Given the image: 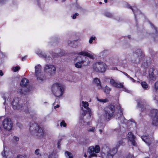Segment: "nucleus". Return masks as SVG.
<instances>
[{
  "label": "nucleus",
  "mask_w": 158,
  "mask_h": 158,
  "mask_svg": "<svg viewBox=\"0 0 158 158\" xmlns=\"http://www.w3.org/2000/svg\"><path fill=\"white\" fill-rule=\"evenodd\" d=\"M35 52L40 57H42L43 56L42 52L39 49H36Z\"/></svg>",
  "instance_id": "obj_30"
},
{
  "label": "nucleus",
  "mask_w": 158,
  "mask_h": 158,
  "mask_svg": "<svg viewBox=\"0 0 158 158\" xmlns=\"http://www.w3.org/2000/svg\"><path fill=\"white\" fill-rule=\"evenodd\" d=\"M97 65L99 66L98 68L94 66V68L95 69V71L100 73H104L105 72L107 68V66L106 64L101 60L98 61Z\"/></svg>",
  "instance_id": "obj_9"
},
{
  "label": "nucleus",
  "mask_w": 158,
  "mask_h": 158,
  "mask_svg": "<svg viewBox=\"0 0 158 158\" xmlns=\"http://www.w3.org/2000/svg\"><path fill=\"white\" fill-rule=\"evenodd\" d=\"M98 61L96 62H94L93 65H92V68L94 70V71H95V69L94 68V66H96V67L97 68H98L99 67V66L98 65H98Z\"/></svg>",
  "instance_id": "obj_32"
},
{
  "label": "nucleus",
  "mask_w": 158,
  "mask_h": 158,
  "mask_svg": "<svg viewBox=\"0 0 158 158\" xmlns=\"http://www.w3.org/2000/svg\"><path fill=\"white\" fill-rule=\"evenodd\" d=\"M152 88L154 93L156 94L158 93V81L155 82Z\"/></svg>",
  "instance_id": "obj_22"
},
{
  "label": "nucleus",
  "mask_w": 158,
  "mask_h": 158,
  "mask_svg": "<svg viewBox=\"0 0 158 158\" xmlns=\"http://www.w3.org/2000/svg\"><path fill=\"white\" fill-rule=\"evenodd\" d=\"M13 139L14 141H18L19 139V138L17 136H14L13 138Z\"/></svg>",
  "instance_id": "obj_47"
},
{
  "label": "nucleus",
  "mask_w": 158,
  "mask_h": 158,
  "mask_svg": "<svg viewBox=\"0 0 158 158\" xmlns=\"http://www.w3.org/2000/svg\"><path fill=\"white\" fill-rule=\"evenodd\" d=\"M150 24L151 26L152 27H153L154 28V29L155 30V33H157V31L156 28L155 27H154V26L153 25H152V23H150Z\"/></svg>",
  "instance_id": "obj_48"
},
{
  "label": "nucleus",
  "mask_w": 158,
  "mask_h": 158,
  "mask_svg": "<svg viewBox=\"0 0 158 158\" xmlns=\"http://www.w3.org/2000/svg\"><path fill=\"white\" fill-rule=\"evenodd\" d=\"M128 78H129L133 82H135V80L134 79H133V78H132V77H131L130 76V77H129Z\"/></svg>",
  "instance_id": "obj_52"
},
{
  "label": "nucleus",
  "mask_w": 158,
  "mask_h": 158,
  "mask_svg": "<svg viewBox=\"0 0 158 158\" xmlns=\"http://www.w3.org/2000/svg\"><path fill=\"white\" fill-rule=\"evenodd\" d=\"M96 39L95 36H91L90 37L89 40V43L90 44H92L93 41L95 40Z\"/></svg>",
  "instance_id": "obj_35"
},
{
  "label": "nucleus",
  "mask_w": 158,
  "mask_h": 158,
  "mask_svg": "<svg viewBox=\"0 0 158 158\" xmlns=\"http://www.w3.org/2000/svg\"><path fill=\"white\" fill-rule=\"evenodd\" d=\"M11 103L14 109L20 110L22 108V105L20 103L18 98H14Z\"/></svg>",
  "instance_id": "obj_13"
},
{
  "label": "nucleus",
  "mask_w": 158,
  "mask_h": 158,
  "mask_svg": "<svg viewBox=\"0 0 158 158\" xmlns=\"http://www.w3.org/2000/svg\"><path fill=\"white\" fill-rule=\"evenodd\" d=\"M87 123L88 125H90L91 124L89 122Z\"/></svg>",
  "instance_id": "obj_60"
},
{
  "label": "nucleus",
  "mask_w": 158,
  "mask_h": 158,
  "mask_svg": "<svg viewBox=\"0 0 158 158\" xmlns=\"http://www.w3.org/2000/svg\"><path fill=\"white\" fill-rule=\"evenodd\" d=\"M29 81L25 78L22 79L20 83V85L22 87H26L28 84Z\"/></svg>",
  "instance_id": "obj_19"
},
{
  "label": "nucleus",
  "mask_w": 158,
  "mask_h": 158,
  "mask_svg": "<svg viewBox=\"0 0 158 158\" xmlns=\"http://www.w3.org/2000/svg\"><path fill=\"white\" fill-rule=\"evenodd\" d=\"M104 15L106 17L109 18H113V15L111 13L109 12H106L105 13Z\"/></svg>",
  "instance_id": "obj_31"
},
{
  "label": "nucleus",
  "mask_w": 158,
  "mask_h": 158,
  "mask_svg": "<svg viewBox=\"0 0 158 158\" xmlns=\"http://www.w3.org/2000/svg\"><path fill=\"white\" fill-rule=\"evenodd\" d=\"M20 69V67H19L17 66L13 67L12 68V70L14 72H16Z\"/></svg>",
  "instance_id": "obj_39"
},
{
  "label": "nucleus",
  "mask_w": 158,
  "mask_h": 158,
  "mask_svg": "<svg viewBox=\"0 0 158 158\" xmlns=\"http://www.w3.org/2000/svg\"><path fill=\"white\" fill-rule=\"evenodd\" d=\"M144 102H143V101H140L138 102V106L142 108V106L144 105Z\"/></svg>",
  "instance_id": "obj_36"
},
{
  "label": "nucleus",
  "mask_w": 158,
  "mask_h": 158,
  "mask_svg": "<svg viewBox=\"0 0 158 158\" xmlns=\"http://www.w3.org/2000/svg\"><path fill=\"white\" fill-rule=\"evenodd\" d=\"M123 142L122 141H118L115 148H113L111 150H110L108 152L106 156V158H112L113 156L117 152L118 148L123 144Z\"/></svg>",
  "instance_id": "obj_8"
},
{
  "label": "nucleus",
  "mask_w": 158,
  "mask_h": 158,
  "mask_svg": "<svg viewBox=\"0 0 158 158\" xmlns=\"http://www.w3.org/2000/svg\"><path fill=\"white\" fill-rule=\"evenodd\" d=\"M135 56H138L139 59L141 58L143 56V53L140 50H137L134 54Z\"/></svg>",
  "instance_id": "obj_25"
},
{
  "label": "nucleus",
  "mask_w": 158,
  "mask_h": 158,
  "mask_svg": "<svg viewBox=\"0 0 158 158\" xmlns=\"http://www.w3.org/2000/svg\"><path fill=\"white\" fill-rule=\"evenodd\" d=\"M155 112V117H151L152 119V125L157 126L158 125V110H152V113Z\"/></svg>",
  "instance_id": "obj_16"
},
{
  "label": "nucleus",
  "mask_w": 158,
  "mask_h": 158,
  "mask_svg": "<svg viewBox=\"0 0 158 158\" xmlns=\"http://www.w3.org/2000/svg\"><path fill=\"white\" fill-rule=\"evenodd\" d=\"M140 84L144 89L147 90L148 88V85L145 81H141Z\"/></svg>",
  "instance_id": "obj_26"
},
{
  "label": "nucleus",
  "mask_w": 158,
  "mask_h": 158,
  "mask_svg": "<svg viewBox=\"0 0 158 158\" xmlns=\"http://www.w3.org/2000/svg\"><path fill=\"white\" fill-rule=\"evenodd\" d=\"M18 92L20 94H25V93L23 92L22 90V88H20L18 89Z\"/></svg>",
  "instance_id": "obj_44"
},
{
  "label": "nucleus",
  "mask_w": 158,
  "mask_h": 158,
  "mask_svg": "<svg viewBox=\"0 0 158 158\" xmlns=\"http://www.w3.org/2000/svg\"><path fill=\"white\" fill-rule=\"evenodd\" d=\"M77 54L87 56L93 60L95 58V57L93 54L90 53L85 51H82L78 52H77Z\"/></svg>",
  "instance_id": "obj_17"
},
{
  "label": "nucleus",
  "mask_w": 158,
  "mask_h": 158,
  "mask_svg": "<svg viewBox=\"0 0 158 158\" xmlns=\"http://www.w3.org/2000/svg\"><path fill=\"white\" fill-rule=\"evenodd\" d=\"M3 75V73L2 70H0V76H2Z\"/></svg>",
  "instance_id": "obj_53"
},
{
  "label": "nucleus",
  "mask_w": 158,
  "mask_h": 158,
  "mask_svg": "<svg viewBox=\"0 0 158 158\" xmlns=\"http://www.w3.org/2000/svg\"><path fill=\"white\" fill-rule=\"evenodd\" d=\"M142 140L144 141L148 146H149L151 144V142L150 141L148 137L145 136H141Z\"/></svg>",
  "instance_id": "obj_24"
},
{
  "label": "nucleus",
  "mask_w": 158,
  "mask_h": 158,
  "mask_svg": "<svg viewBox=\"0 0 158 158\" xmlns=\"http://www.w3.org/2000/svg\"><path fill=\"white\" fill-rule=\"evenodd\" d=\"M44 71L49 76L54 75L56 72V67L52 64H47L44 68Z\"/></svg>",
  "instance_id": "obj_7"
},
{
  "label": "nucleus",
  "mask_w": 158,
  "mask_h": 158,
  "mask_svg": "<svg viewBox=\"0 0 158 158\" xmlns=\"http://www.w3.org/2000/svg\"><path fill=\"white\" fill-rule=\"evenodd\" d=\"M103 154H105L104 153H102V157H104V156H103Z\"/></svg>",
  "instance_id": "obj_64"
},
{
  "label": "nucleus",
  "mask_w": 158,
  "mask_h": 158,
  "mask_svg": "<svg viewBox=\"0 0 158 158\" xmlns=\"http://www.w3.org/2000/svg\"><path fill=\"white\" fill-rule=\"evenodd\" d=\"M51 91L55 96L59 97L62 96L64 93V85L60 82L55 83L52 86Z\"/></svg>",
  "instance_id": "obj_1"
},
{
  "label": "nucleus",
  "mask_w": 158,
  "mask_h": 158,
  "mask_svg": "<svg viewBox=\"0 0 158 158\" xmlns=\"http://www.w3.org/2000/svg\"><path fill=\"white\" fill-rule=\"evenodd\" d=\"M11 154L10 152H7L5 151V148H4V150L2 152L1 154L3 157H5V158H8L9 157V156Z\"/></svg>",
  "instance_id": "obj_23"
},
{
  "label": "nucleus",
  "mask_w": 158,
  "mask_h": 158,
  "mask_svg": "<svg viewBox=\"0 0 158 158\" xmlns=\"http://www.w3.org/2000/svg\"><path fill=\"white\" fill-rule=\"evenodd\" d=\"M6 0H0V4H2L3 3V2Z\"/></svg>",
  "instance_id": "obj_55"
},
{
  "label": "nucleus",
  "mask_w": 158,
  "mask_h": 158,
  "mask_svg": "<svg viewBox=\"0 0 158 158\" xmlns=\"http://www.w3.org/2000/svg\"><path fill=\"white\" fill-rule=\"evenodd\" d=\"M110 88L107 86H106L105 87V89H104V91L105 92H106L107 94H108L109 91L110 90Z\"/></svg>",
  "instance_id": "obj_40"
},
{
  "label": "nucleus",
  "mask_w": 158,
  "mask_h": 158,
  "mask_svg": "<svg viewBox=\"0 0 158 158\" xmlns=\"http://www.w3.org/2000/svg\"><path fill=\"white\" fill-rule=\"evenodd\" d=\"M100 151V148L99 146L96 145L90 146L88 148V152L89 154L88 158H91L93 157L97 156V153H98Z\"/></svg>",
  "instance_id": "obj_4"
},
{
  "label": "nucleus",
  "mask_w": 158,
  "mask_h": 158,
  "mask_svg": "<svg viewBox=\"0 0 158 158\" xmlns=\"http://www.w3.org/2000/svg\"><path fill=\"white\" fill-rule=\"evenodd\" d=\"M156 73H157V71L155 70L153 68H150L148 71V78L152 80L155 81L156 77Z\"/></svg>",
  "instance_id": "obj_11"
},
{
  "label": "nucleus",
  "mask_w": 158,
  "mask_h": 158,
  "mask_svg": "<svg viewBox=\"0 0 158 158\" xmlns=\"http://www.w3.org/2000/svg\"><path fill=\"white\" fill-rule=\"evenodd\" d=\"M37 80L39 82H42L46 80V77L42 73L35 75Z\"/></svg>",
  "instance_id": "obj_18"
},
{
  "label": "nucleus",
  "mask_w": 158,
  "mask_h": 158,
  "mask_svg": "<svg viewBox=\"0 0 158 158\" xmlns=\"http://www.w3.org/2000/svg\"><path fill=\"white\" fill-rule=\"evenodd\" d=\"M123 74H124L125 76H127L128 78L130 77V76L127 73L125 72H121Z\"/></svg>",
  "instance_id": "obj_51"
},
{
  "label": "nucleus",
  "mask_w": 158,
  "mask_h": 158,
  "mask_svg": "<svg viewBox=\"0 0 158 158\" xmlns=\"http://www.w3.org/2000/svg\"><path fill=\"white\" fill-rule=\"evenodd\" d=\"M110 69L113 70H118L117 68L116 67H112V68H110Z\"/></svg>",
  "instance_id": "obj_50"
},
{
  "label": "nucleus",
  "mask_w": 158,
  "mask_h": 158,
  "mask_svg": "<svg viewBox=\"0 0 158 158\" xmlns=\"http://www.w3.org/2000/svg\"><path fill=\"white\" fill-rule=\"evenodd\" d=\"M127 138L131 142L132 145L135 146H136L137 143L135 140V137L134 135L131 132H130L128 133V134L127 135Z\"/></svg>",
  "instance_id": "obj_15"
},
{
  "label": "nucleus",
  "mask_w": 158,
  "mask_h": 158,
  "mask_svg": "<svg viewBox=\"0 0 158 158\" xmlns=\"http://www.w3.org/2000/svg\"><path fill=\"white\" fill-rule=\"evenodd\" d=\"M59 107V105L58 104H57L56 105L54 106V108L55 109L57 108H58Z\"/></svg>",
  "instance_id": "obj_57"
},
{
  "label": "nucleus",
  "mask_w": 158,
  "mask_h": 158,
  "mask_svg": "<svg viewBox=\"0 0 158 158\" xmlns=\"http://www.w3.org/2000/svg\"><path fill=\"white\" fill-rule=\"evenodd\" d=\"M60 126L64 127H66L67 126V124L64 120H62L60 123Z\"/></svg>",
  "instance_id": "obj_38"
},
{
  "label": "nucleus",
  "mask_w": 158,
  "mask_h": 158,
  "mask_svg": "<svg viewBox=\"0 0 158 158\" xmlns=\"http://www.w3.org/2000/svg\"><path fill=\"white\" fill-rule=\"evenodd\" d=\"M110 84L114 87L118 88H122V90L127 93H129V90L125 88L122 83L116 82L113 79H111L110 81Z\"/></svg>",
  "instance_id": "obj_10"
},
{
  "label": "nucleus",
  "mask_w": 158,
  "mask_h": 158,
  "mask_svg": "<svg viewBox=\"0 0 158 158\" xmlns=\"http://www.w3.org/2000/svg\"><path fill=\"white\" fill-rule=\"evenodd\" d=\"M93 82L98 89H101L102 88V86L99 79L97 78H95L94 79Z\"/></svg>",
  "instance_id": "obj_21"
},
{
  "label": "nucleus",
  "mask_w": 158,
  "mask_h": 158,
  "mask_svg": "<svg viewBox=\"0 0 158 158\" xmlns=\"http://www.w3.org/2000/svg\"><path fill=\"white\" fill-rule=\"evenodd\" d=\"M0 53L2 56H5V53L2 51H0Z\"/></svg>",
  "instance_id": "obj_54"
},
{
  "label": "nucleus",
  "mask_w": 158,
  "mask_h": 158,
  "mask_svg": "<svg viewBox=\"0 0 158 158\" xmlns=\"http://www.w3.org/2000/svg\"><path fill=\"white\" fill-rule=\"evenodd\" d=\"M25 110L26 113H29L30 114H31V113H32L31 109L28 108H27V109Z\"/></svg>",
  "instance_id": "obj_45"
},
{
  "label": "nucleus",
  "mask_w": 158,
  "mask_h": 158,
  "mask_svg": "<svg viewBox=\"0 0 158 158\" xmlns=\"http://www.w3.org/2000/svg\"><path fill=\"white\" fill-rule=\"evenodd\" d=\"M3 99L5 100V102H4V104L5 105V103L6 102V98L5 97H3Z\"/></svg>",
  "instance_id": "obj_56"
},
{
  "label": "nucleus",
  "mask_w": 158,
  "mask_h": 158,
  "mask_svg": "<svg viewBox=\"0 0 158 158\" xmlns=\"http://www.w3.org/2000/svg\"><path fill=\"white\" fill-rule=\"evenodd\" d=\"M127 7L128 8H130L131 9L134 14L135 17L136 18V12L135 11V9L134 8H132L131 7V6H130L129 5H128L127 6Z\"/></svg>",
  "instance_id": "obj_41"
},
{
  "label": "nucleus",
  "mask_w": 158,
  "mask_h": 158,
  "mask_svg": "<svg viewBox=\"0 0 158 158\" xmlns=\"http://www.w3.org/2000/svg\"><path fill=\"white\" fill-rule=\"evenodd\" d=\"M116 108L119 109L120 111V113L119 114L120 117H118V123H119V122L121 123H126L127 120L124 118V117L123 115V110L122 109H121L120 107V105L119 104L117 105Z\"/></svg>",
  "instance_id": "obj_14"
},
{
  "label": "nucleus",
  "mask_w": 158,
  "mask_h": 158,
  "mask_svg": "<svg viewBox=\"0 0 158 158\" xmlns=\"http://www.w3.org/2000/svg\"><path fill=\"white\" fill-rule=\"evenodd\" d=\"M35 75L39 74L42 72V67L40 64H38L35 66Z\"/></svg>",
  "instance_id": "obj_20"
},
{
  "label": "nucleus",
  "mask_w": 158,
  "mask_h": 158,
  "mask_svg": "<svg viewBox=\"0 0 158 158\" xmlns=\"http://www.w3.org/2000/svg\"><path fill=\"white\" fill-rule=\"evenodd\" d=\"M17 158H25V157L21 155H19L18 156Z\"/></svg>",
  "instance_id": "obj_49"
},
{
  "label": "nucleus",
  "mask_w": 158,
  "mask_h": 158,
  "mask_svg": "<svg viewBox=\"0 0 158 158\" xmlns=\"http://www.w3.org/2000/svg\"><path fill=\"white\" fill-rule=\"evenodd\" d=\"M59 143H58V148H60V147H59Z\"/></svg>",
  "instance_id": "obj_63"
},
{
  "label": "nucleus",
  "mask_w": 158,
  "mask_h": 158,
  "mask_svg": "<svg viewBox=\"0 0 158 158\" xmlns=\"http://www.w3.org/2000/svg\"><path fill=\"white\" fill-rule=\"evenodd\" d=\"M90 61L88 59L85 57L84 60L78 62L75 64V66L78 68H81L83 66H86L89 64Z\"/></svg>",
  "instance_id": "obj_12"
},
{
  "label": "nucleus",
  "mask_w": 158,
  "mask_h": 158,
  "mask_svg": "<svg viewBox=\"0 0 158 158\" xmlns=\"http://www.w3.org/2000/svg\"><path fill=\"white\" fill-rule=\"evenodd\" d=\"M30 130L32 134L38 138L42 137L44 134L43 129L35 123L32 124L30 126Z\"/></svg>",
  "instance_id": "obj_2"
},
{
  "label": "nucleus",
  "mask_w": 158,
  "mask_h": 158,
  "mask_svg": "<svg viewBox=\"0 0 158 158\" xmlns=\"http://www.w3.org/2000/svg\"><path fill=\"white\" fill-rule=\"evenodd\" d=\"M95 130V127H90L87 130L88 131L93 132H94Z\"/></svg>",
  "instance_id": "obj_33"
},
{
  "label": "nucleus",
  "mask_w": 158,
  "mask_h": 158,
  "mask_svg": "<svg viewBox=\"0 0 158 158\" xmlns=\"http://www.w3.org/2000/svg\"><path fill=\"white\" fill-rule=\"evenodd\" d=\"M79 15L78 13H75L74 14H73L72 16V18L73 19H75L76 18V17L78 16Z\"/></svg>",
  "instance_id": "obj_46"
},
{
  "label": "nucleus",
  "mask_w": 158,
  "mask_h": 158,
  "mask_svg": "<svg viewBox=\"0 0 158 158\" xmlns=\"http://www.w3.org/2000/svg\"><path fill=\"white\" fill-rule=\"evenodd\" d=\"M13 126V123L11 120L8 118H4L3 117H0V130L3 128L7 131L11 130Z\"/></svg>",
  "instance_id": "obj_3"
},
{
  "label": "nucleus",
  "mask_w": 158,
  "mask_h": 158,
  "mask_svg": "<svg viewBox=\"0 0 158 158\" xmlns=\"http://www.w3.org/2000/svg\"><path fill=\"white\" fill-rule=\"evenodd\" d=\"M65 155L67 158H73V156L70 152L68 151H66L65 152Z\"/></svg>",
  "instance_id": "obj_28"
},
{
  "label": "nucleus",
  "mask_w": 158,
  "mask_h": 158,
  "mask_svg": "<svg viewBox=\"0 0 158 158\" xmlns=\"http://www.w3.org/2000/svg\"><path fill=\"white\" fill-rule=\"evenodd\" d=\"M81 106H82L83 107H81V108L82 110L83 111V114H81V115L84 116L88 113L89 115V117L90 118L91 116V111L90 109L88 107L89 103L88 102H84L82 101L81 102Z\"/></svg>",
  "instance_id": "obj_6"
},
{
  "label": "nucleus",
  "mask_w": 158,
  "mask_h": 158,
  "mask_svg": "<svg viewBox=\"0 0 158 158\" xmlns=\"http://www.w3.org/2000/svg\"><path fill=\"white\" fill-rule=\"evenodd\" d=\"M84 156L86 158L87 157V156L86 154V153H85L84 154Z\"/></svg>",
  "instance_id": "obj_58"
},
{
  "label": "nucleus",
  "mask_w": 158,
  "mask_h": 158,
  "mask_svg": "<svg viewBox=\"0 0 158 158\" xmlns=\"http://www.w3.org/2000/svg\"><path fill=\"white\" fill-rule=\"evenodd\" d=\"M97 99L98 101L102 102V103L106 102L108 101L107 99L106 98L100 99L98 98H97Z\"/></svg>",
  "instance_id": "obj_34"
},
{
  "label": "nucleus",
  "mask_w": 158,
  "mask_h": 158,
  "mask_svg": "<svg viewBox=\"0 0 158 158\" xmlns=\"http://www.w3.org/2000/svg\"><path fill=\"white\" fill-rule=\"evenodd\" d=\"M75 42V40H69L68 41V44L69 46L73 47L74 44Z\"/></svg>",
  "instance_id": "obj_29"
},
{
  "label": "nucleus",
  "mask_w": 158,
  "mask_h": 158,
  "mask_svg": "<svg viewBox=\"0 0 158 158\" xmlns=\"http://www.w3.org/2000/svg\"><path fill=\"white\" fill-rule=\"evenodd\" d=\"M114 111V106L110 105L105 109V118L107 120H110L113 115Z\"/></svg>",
  "instance_id": "obj_5"
},
{
  "label": "nucleus",
  "mask_w": 158,
  "mask_h": 158,
  "mask_svg": "<svg viewBox=\"0 0 158 158\" xmlns=\"http://www.w3.org/2000/svg\"><path fill=\"white\" fill-rule=\"evenodd\" d=\"M58 155L56 152H53L50 154L48 156L49 158H56Z\"/></svg>",
  "instance_id": "obj_27"
},
{
  "label": "nucleus",
  "mask_w": 158,
  "mask_h": 158,
  "mask_svg": "<svg viewBox=\"0 0 158 158\" xmlns=\"http://www.w3.org/2000/svg\"><path fill=\"white\" fill-rule=\"evenodd\" d=\"M107 0H104V2L105 3H106L107 2Z\"/></svg>",
  "instance_id": "obj_62"
},
{
  "label": "nucleus",
  "mask_w": 158,
  "mask_h": 158,
  "mask_svg": "<svg viewBox=\"0 0 158 158\" xmlns=\"http://www.w3.org/2000/svg\"><path fill=\"white\" fill-rule=\"evenodd\" d=\"M157 110V109H152L151 110L150 114V115L151 117H154L155 116V112L154 111V112H153V113H152V110Z\"/></svg>",
  "instance_id": "obj_43"
},
{
  "label": "nucleus",
  "mask_w": 158,
  "mask_h": 158,
  "mask_svg": "<svg viewBox=\"0 0 158 158\" xmlns=\"http://www.w3.org/2000/svg\"><path fill=\"white\" fill-rule=\"evenodd\" d=\"M99 131H100V134H101L102 132V130L101 129H100L99 130Z\"/></svg>",
  "instance_id": "obj_61"
},
{
  "label": "nucleus",
  "mask_w": 158,
  "mask_h": 158,
  "mask_svg": "<svg viewBox=\"0 0 158 158\" xmlns=\"http://www.w3.org/2000/svg\"><path fill=\"white\" fill-rule=\"evenodd\" d=\"M10 98H9V97H8L7 100V101H10Z\"/></svg>",
  "instance_id": "obj_59"
},
{
  "label": "nucleus",
  "mask_w": 158,
  "mask_h": 158,
  "mask_svg": "<svg viewBox=\"0 0 158 158\" xmlns=\"http://www.w3.org/2000/svg\"><path fill=\"white\" fill-rule=\"evenodd\" d=\"M126 158H135V157L133 154L129 153L127 155Z\"/></svg>",
  "instance_id": "obj_42"
},
{
  "label": "nucleus",
  "mask_w": 158,
  "mask_h": 158,
  "mask_svg": "<svg viewBox=\"0 0 158 158\" xmlns=\"http://www.w3.org/2000/svg\"><path fill=\"white\" fill-rule=\"evenodd\" d=\"M40 152V150L39 149H36L35 152V154L36 155H38L39 156H41Z\"/></svg>",
  "instance_id": "obj_37"
}]
</instances>
